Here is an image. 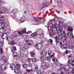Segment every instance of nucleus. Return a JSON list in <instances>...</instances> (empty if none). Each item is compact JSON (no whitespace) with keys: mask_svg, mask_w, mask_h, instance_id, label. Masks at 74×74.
<instances>
[{"mask_svg":"<svg viewBox=\"0 0 74 74\" xmlns=\"http://www.w3.org/2000/svg\"><path fill=\"white\" fill-rule=\"evenodd\" d=\"M2 4V2L0 0V4ZM7 8H5L3 6L0 7V15L1 14H5L7 12Z\"/></svg>","mask_w":74,"mask_h":74,"instance_id":"f257e3e1","label":"nucleus"},{"mask_svg":"<svg viewBox=\"0 0 74 74\" xmlns=\"http://www.w3.org/2000/svg\"><path fill=\"white\" fill-rule=\"evenodd\" d=\"M61 33V36L62 37V39H63V41H67V34H66V32L65 31H61L60 32Z\"/></svg>","mask_w":74,"mask_h":74,"instance_id":"f03ea898","label":"nucleus"},{"mask_svg":"<svg viewBox=\"0 0 74 74\" xmlns=\"http://www.w3.org/2000/svg\"><path fill=\"white\" fill-rule=\"evenodd\" d=\"M49 66H50V65L48 62H43L41 64V67H42L43 69H47Z\"/></svg>","mask_w":74,"mask_h":74,"instance_id":"7ed1b4c3","label":"nucleus"},{"mask_svg":"<svg viewBox=\"0 0 74 74\" xmlns=\"http://www.w3.org/2000/svg\"><path fill=\"white\" fill-rule=\"evenodd\" d=\"M29 48V46L27 45H25L24 47L21 48L19 50V52L21 54H23L25 53V51L26 50V49Z\"/></svg>","mask_w":74,"mask_h":74,"instance_id":"20e7f679","label":"nucleus"},{"mask_svg":"<svg viewBox=\"0 0 74 74\" xmlns=\"http://www.w3.org/2000/svg\"><path fill=\"white\" fill-rule=\"evenodd\" d=\"M26 32V29L24 28V29L22 31V32H18V33L19 36H21L22 34H24V33H26V34H29V33H32V31L28 32Z\"/></svg>","mask_w":74,"mask_h":74,"instance_id":"39448f33","label":"nucleus"},{"mask_svg":"<svg viewBox=\"0 0 74 74\" xmlns=\"http://www.w3.org/2000/svg\"><path fill=\"white\" fill-rule=\"evenodd\" d=\"M38 70V66L36 65H34V67L33 68H32V69L29 70L28 69H27L26 70V71H27V73H29V72H30L31 71H36V70Z\"/></svg>","mask_w":74,"mask_h":74,"instance_id":"423d86ee","label":"nucleus"},{"mask_svg":"<svg viewBox=\"0 0 74 74\" xmlns=\"http://www.w3.org/2000/svg\"><path fill=\"white\" fill-rule=\"evenodd\" d=\"M6 69H7V67L5 66V64H3L1 65V64L0 63V73H3V70Z\"/></svg>","mask_w":74,"mask_h":74,"instance_id":"0eeeda50","label":"nucleus"},{"mask_svg":"<svg viewBox=\"0 0 74 74\" xmlns=\"http://www.w3.org/2000/svg\"><path fill=\"white\" fill-rule=\"evenodd\" d=\"M53 26L54 28H57L56 25H53L52 23L50 24L49 26L47 27L48 32H49V31H50V30H52V29H53Z\"/></svg>","mask_w":74,"mask_h":74,"instance_id":"6e6552de","label":"nucleus"},{"mask_svg":"<svg viewBox=\"0 0 74 74\" xmlns=\"http://www.w3.org/2000/svg\"><path fill=\"white\" fill-rule=\"evenodd\" d=\"M35 21L38 24V25L39 24H41L42 22L41 21V20L39 17L36 18L35 19Z\"/></svg>","mask_w":74,"mask_h":74,"instance_id":"1a4fd4ad","label":"nucleus"},{"mask_svg":"<svg viewBox=\"0 0 74 74\" xmlns=\"http://www.w3.org/2000/svg\"><path fill=\"white\" fill-rule=\"evenodd\" d=\"M56 39L55 42H56V44H57V45L59 44L60 46L62 47V43L59 42V38L57 37Z\"/></svg>","mask_w":74,"mask_h":74,"instance_id":"9d476101","label":"nucleus"},{"mask_svg":"<svg viewBox=\"0 0 74 74\" xmlns=\"http://www.w3.org/2000/svg\"><path fill=\"white\" fill-rule=\"evenodd\" d=\"M36 32H37L38 33H39V35H41V34H43V33H44L43 30L41 28L38 29L36 30Z\"/></svg>","mask_w":74,"mask_h":74,"instance_id":"9b49d317","label":"nucleus"},{"mask_svg":"<svg viewBox=\"0 0 74 74\" xmlns=\"http://www.w3.org/2000/svg\"><path fill=\"white\" fill-rule=\"evenodd\" d=\"M26 21H27V18L25 17H23L20 19V23H22L24 22H25Z\"/></svg>","mask_w":74,"mask_h":74,"instance_id":"f8f14e48","label":"nucleus"},{"mask_svg":"<svg viewBox=\"0 0 74 74\" xmlns=\"http://www.w3.org/2000/svg\"><path fill=\"white\" fill-rule=\"evenodd\" d=\"M49 2L45 1L43 2V7H47L49 5Z\"/></svg>","mask_w":74,"mask_h":74,"instance_id":"ddd939ff","label":"nucleus"},{"mask_svg":"<svg viewBox=\"0 0 74 74\" xmlns=\"http://www.w3.org/2000/svg\"><path fill=\"white\" fill-rule=\"evenodd\" d=\"M67 35L68 36H71L70 38H71V39H73V40H74V37L73 36V33H69L67 34Z\"/></svg>","mask_w":74,"mask_h":74,"instance_id":"4468645a","label":"nucleus"},{"mask_svg":"<svg viewBox=\"0 0 74 74\" xmlns=\"http://www.w3.org/2000/svg\"><path fill=\"white\" fill-rule=\"evenodd\" d=\"M55 56V53H54L53 55H51V56L49 57H47L46 58V60H47L48 61H49L51 59V58H52V57H54V56Z\"/></svg>","mask_w":74,"mask_h":74,"instance_id":"2eb2a0df","label":"nucleus"},{"mask_svg":"<svg viewBox=\"0 0 74 74\" xmlns=\"http://www.w3.org/2000/svg\"><path fill=\"white\" fill-rule=\"evenodd\" d=\"M10 69L12 70H14L16 69L15 65H14V64H10Z\"/></svg>","mask_w":74,"mask_h":74,"instance_id":"dca6fc26","label":"nucleus"},{"mask_svg":"<svg viewBox=\"0 0 74 74\" xmlns=\"http://www.w3.org/2000/svg\"><path fill=\"white\" fill-rule=\"evenodd\" d=\"M28 44H27V45H28V46L29 45V46H32V45H33L34 44L33 42V41L31 40H29L28 42Z\"/></svg>","mask_w":74,"mask_h":74,"instance_id":"f3484780","label":"nucleus"},{"mask_svg":"<svg viewBox=\"0 0 74 74\" xmlns=\"http://www.w3.org/2000/svg\"><path fill=\"white\" fill-rule=\"evenodd\" d=\"M2 61L4 63H6L7 62V58H6V57L3 56L2 58Z\"/></svg>","mask_w":74,"mask_h":74,"instance_id":"a211bd4d","label":"nucleus"},{"mask_svg":"<svg viewBox=\"0 0 74 74\" xmlns=\"http://www.w3.org/2000/svg\"><path fill=\"white\" fill-rule=\"evenodd\" d=\"M15 73L16 74H19V73H21V71L19 69H15L14 71Z\"/></svg>","mask_w":74,"mask_h":74,"instance_id":"6ab92c4d","label":"nucleus"},{"mask_svg":"<svg viewBox=\"0 0 74 74\" xmlns=\"http://www.w3.org/2000/svg\"><path fill=\"white\" fill-rule=\"evenodd\" d=\"M38 35V34L37 33V32H34L31 35V36L32 37H36V36H37Z\"/></svg>","mask_w":74,"mask_h":74,"instance_id":"aec40b11","label":"nucleus"},{"mask_svg":"<svg viewBox=\"0 0 74 74\" xmlns=\"http://www.w3.org/2000/svg\"><path fill=\"white\" fill-rule=\"evenodd\" d=\"M30 54L31 57L33 58V57H35L36 55H35V53L33 51H31L30 52Z\"/></svg>","mask_w":74,"mask_h":74,"instance_id":"412c9836","label":"nucleus"},{"mask_svg":"<svg viewBox=\"0 0 74 74\" xmlns=\"http://www.w3.org/2000/svg\"><path fill=\"white\" fill-rule=\"evenodd\" d=\"M47 54V53L45 51H42V52H41L40 53V55L41 56H45V55H46Z\"/></svg>","mask_w":74,"mask_h":74,"instance_id":"4be33fe9","label":"nucleus"},{"mask_svg":"<svg viewBox=\"0 0 74 74\" xmlns=\"http://www.w3.org/2000/svg\"><path fill=\"white\" fill-rule=\"evenodd\" d=\"M38 70H35V71H36V73L37 74H41L42 73V71L41 70H39L38 69Z\"/></svg>","mask_w":74,"mask_h":74,"instance_id":"5701e85b","label":"nucleus"},{"mask_svg":"<svg viewBox=\"0 0 74 74\" xmlns=\"http://www.w3.org/2000/svg\"><path fill=\"white\" fill-rule=\"evenodd\" d=\"M5 33H11V30L9 29H7L5 31Z\"/></svg>","mask_w":74,"mask_h":74,"instance_id":"b1692460","label":"nucleus"},{"mask_svg":"<svg viewBox=\"0 0 74 74\" xmlns=\"http://www.w3.org/2000/svg\"><path fill=\"white\" fill-rule=\"evenodd\" d=\"M1 26L3 29H5V28H6L7 27V23L4 24L3 25H2Z\"/></svg>","mask_w":74,"mask_h":74,"instance_id":"393cba45","label":"nucleus"},{"mask_svg":"<svg viewBox=\"0 0 74 74\" xmlns=\"http://www.w3.org/2000/svg\"><path fill=\"white\" fill-rule=\"evenodd\" d=\"M24 40L26 42L29 43V38L28 37H26L24 38Z\"/></svg>","mask_w":74,"mask_h":74,"instance_id":"a878e982","label":"nucleus"},{"mask_svg":"<svg viewBox=\"0 0 74 74\" xmlns=\"http://www.w3.org/2000/svg\"><path fill=\"white\" fill-rule=\"evenodd\" d=\"M53 62L56 63L58 62V60L55 58L53 57L52 58Z\"/></svg>","mask_w":74,"mask_h":74,"instance_id":"bb28decb","label":"nucleus"},{"mask_svg":"<svg viewBox=\"0 0 74 74\" xmlns=\"http://www.w3.org/2000/svg\"><path fill=\"white\" fill-rule=\"evenodd\" d=\"M56 30H58V31H59V32H60L61 31H62V27H61L59 26L58 27V29L57 28Z\"/></svg>","mask_w":74,"mask_h":74,"instance_id":"cd10ccee","label":"nucleus"},{"mask_svg":"<svg viewBox=\"0 0 74 74\" xmlns=\"http://www.w3.org/2000/svg\"><path fill=\"white\" fill-rule=\"evenodd\" d=\"M73 62H74V60L73 61L71 59V60L69 59L68 61V63H69V64L72 63H73Z\"/></svg>","mask_w":74,"mask_h":74,"instance_id":"c85d7f7f","label":"nucleus"},{"mask_svg":"<svg viewBox=\"0 0 74 74\" xmlns=\"http://www.w3.org/2000/svg\"><path fill=\"white\" fill-rule=\"evenodd\" d=\"M52 37L53 38L56 39V38H57L58 37L56 34H53L52 35Z\"/></svg>","mask_w":74,"mask_h":74,"instance_id":"c756f323","label":"nucleus"},{"mask_svg":"<svg viewBox=\"0 0 74 74\" xmlns=\"http://www.w3.org/2000/svg\"><path fill=\"white\" fill-rule=\"evenodd\" d=\"M40 59L42 61H44V60H45V57L44 56H41L40 57Z\"/></svg>","mask_w":74,"mask_h":74,"instance_id":"7c9ffc66","label":"nucleus"},{"mask_svg":"<svg viewBox=\"0 0 74 74\" xmlns=\"http://www.w3.org/2000/svg\"><path fill=\"white\" fill-rule=\"evenodd\" d=\"M22 67L23 69H26L27 68V64H23L22 65Z\"/></svg>","mask_w":74,"mask_h":74,"instance_id":"2f4dec72","label":"nucleus"},{"mask_svg":"<svg viewBox=\"0 0 74 74\" xmlns=\"http://www.w3.org/2000/svg\"><path fill=\"white\" fill-rule=\"evenodd\" d=\"M6 40H8L9 42H10V41H11V38L10 36L7 37Z\"/></svg>","mask_w":74,"mask_h":74,"instance_id":"473e14b6","label":"nucleus"},{"mask_svg":"<svg viewBox=\"0 0 74 74\" xmlns=\"http://www.w3.org/2000/svg\"><path fill=\"white\" fill-rule=\"evenodd\" d=\"M40 45V46H42V44L41 43H39L38 44V45H36L35 46V48H38V46L39 47Z\"/></svg>","mask_w":74,"mask_h":74,"instance_id":"72a5a7b5","label":"nucleus"},{"mask_svg":"<svg viewBox=\"0 0 74 74\" xmlns=\"http://www.w3.org/2000/svg\"><path fill=\"white\" fill-rule=\"evenodd\" d=\"M55 72L53 71H51L49 72L48 74H56Z\"/></svg>","mask_w":74,"mask_h":74,"instance_id":"f704fd0d","label":"nucleus"},{"mask_svg":"<svg viewBox=\"0 0 74 74\" xmlns=\"http://www.w3.org/2000/svg\"><path fill=\"white\" fill-rule=\"evenodd\" d=\"M64 66H65L64 64H60V68L61 69H62L64 67Z\"/></svg>","mask_w":74,"mask_h":74,"instance_id":"c9c22d12","label":"nucleus"},{"mask_svg":"<svg viewBox=\"0 0 74 74\" xmlns=\"http://www.w3.org/2000/svg\"><path fill=\"white\" fill-rule=\"evenodd\" d=\"M0 32L1 33H3V32L5 33V30L4 29V28H1L0 29Z\"/></svg>","mask_w":74,"mask_h":74,"instance_id":"e433bc0d","label":"nucleus"},{"mask_svg":"<svg viewBox=\"0 0 74 74\" xmlns=\"http://www.w3.org/2000/svg\"><path fill=\"white\" fill-rule=\"evenodd\" d=\"M18 10L15 9L12 11V12L13 13H16V12H18Z\"/></svg>","mask_w":74,"mask_h":74,"instance_id":"4c0bfd02","label":"nucleus"},{"mask_svg":"<svg viewBox=\"0 0 74 74\" xmlns=\"http://www.w3.org/2000/svg\"><path fill=\"white\" fill-rule=\"evenodd\" d=\"M14 51H16V47L15 46H14L12 47V52H13Z\"/></svg>","mask_w":74,"mask_h":74,"instance_id":"58836bf2","label":"nucleus"},{"mask_svg":"<svg viewBox=\"0 0 74 74\" xmlns=\"http://www.w3.org/2000/svg\"><path fill=\"white\" fill-rule=\"evenodd\" d=\"M16 42H15V41H14V40H12V41L11 43H9L10 45H14V44H15Z\"/></svg>","mask_w":74,"mask_h":74,"instance_id":"ea45409f","label":"nucleus"},{"mask_svg":"<svg viewBox=\"0 0 74 74\" xmlns=\"http://www.w3.org/2000/svg\"><path fill=\"white\" fill-rule=\"evenodd\" d=\"M68 29L69 31V32H71L73 31V29H72V27H68Z\"/></svg>","mask_w":74,"mask_h":74,"instance_id":"a19ab883","label":"nucleus"},{"mask_svg":"<svg viewBox=\"0 0 74 74\" xmlns=\"http://www.w3.org/2000/svg\"><path fill=\"white\" fill-rule=\"evenodd\" d=\"M31 61H32V62H35L36 61V58H34L32 59L31 58Z\"/></svg>","mask_w":74,"mask_h":74,"instance_id":"79ce46f5","label":"nucleus"},{"mask_svg":"<svg viewBox=\"0 0 74 74\" xmlns=\"http://www.w3.org/2000/svg\"><path fill=\"white\" fill-rule=\"evenodd\" d=\"M48 42H49V43H52L53 42V40L52 39H49L48 41Z\"/></svg>","mask_w":74,"mask_h":74,"instance_id":"37998d69","label":"nucleus"},{"mask_svg":"<svg viewBox=\"0 0 74 74\" xmlns=\"http://www.w3.org/2000/svg\"><path fill=\"white\" fill-rule=\"evenodd\" d=\"M4 19V16L3 15H1L0 16V20H1Z\"/></svg>","mask_w":74,"mask_h":74,"instance_id":"c03bdc74","label":"nucleus"},{"mask_svg":"<svg viewBox=\"0 0 74 74\" xmlns=\"http://www.w3.org/2000/svg\"><path fill=\"white\" fill-rule=\"evenodd\" d=\"M5 23V21L4 20H2L1 21H0V23H1L2 25Z\"/></svg>","mask_w":74,"mask_h":74,"instance_id":"a18cd8bd","label":"nucleus"},{"mask_svg":"<svg viewBox=\"0 0 74 74\" xmlns=\"http://www.w3.org/2000/svg\"><path fill=\"white\" fill-rule=\"evenodd\" d=\"M13 55L14 56H17V53L14 51H13Z\"/></svg>","mask_w":74,"mask_h":74,"instance_id":"49530a36","label":"nucleus"},{"mask_svg":"<svg viewBox=\"0 0 74 74\" xmlns=\"http://www.w3.org/2000/svg\"><path fill=\"white\" fill-rule=\"evenodd\" d=\"M58 5H59V6H62V4L60 2H58Z\"/></svg>","mask_w":74,"mask_h":74,"instance_id":"de8ad7c7","label":"nucleus"},{"mask_svg":"<svg viewBox=\"0 0 74 74\" xmlns=\"http://www.w3.org/2000/svg\"><path fill=\"white\" fill-rule=\"evenodd\" d=\"M3 45V42H0V47H2Z\"/></svg>","mask_w":74,"mask_h":74,"instance_id":"09e8293b","label":"nucleus"},{"mask_svg":"<svg viewBox=\"0 0 74 74\" xmlns=\"http://www.w3.org/2000/svg\"><path fill=\"white\" fill-rule=\"evenodd\" d=\"M16 66H17V69H19V68H20V65H19V64H16Z\"/></svg>","mask_w":74,"mask_h":74,"instance_id":"8fccbe9b","label":"nucleus"},{"mask_svg":"<svg viewBox=\"0 0 74 74\" xmlns=\"http://www.w3.org/2000/svg\"><path fill=\"white\" fill-rule=\"evenodd\" d=\"M62 70H63V71H64V72H65V71L66 70V68L65 67H64V68H63L62 69Z\"/></svg>","mask_w":74,"mask_h":74,"instance_id":"3c124183","label":"nucleus"},{"mask_svg":"<svg viewBox=\"0 0 74 74\" xmlns=\"http://www.w3.org/2000/svg\"><path fill=\"white\" fill-rule=\"evenodd\" d=\"M68 57H69V59H72V55L71 54Z\"/></svg>","mask_w":74,"mask_h":74,"instance_id":"603ef678","label":"nucleus"},{"mask_svg":"<svg viewBox=\"0 0 74 74\" xmlns=\"http://www.w3.org/2000/svg\"><path fill=\"white\" fill-rule=\"evenodd\" d=\"M52 53V52H51V51L49 50L48 51V55H51Z\"/></svg>","mask_w":74,"mask_h":74,"instance_id":"864d4df0","label":"nucleus"},{"mask_svg":"<svg viewBox=\"0 0 74 74\" xmlns=\"http://www.w3.org/2000/svg\"><path fill=\"white\" fill-rule=\"evenodd\" d=\"M3 52V48H0V53H1Z\"/></svg>","mask_w":74,"mask_h":74,"instance_id":"5fc2aeb1","label":"nucleus"},{"mask_svg":"<svg viewBox=\"0 0 74 74\" xmlns=\"http://www.w3.org/2000/svg\"><path fill=\"white\" fill-rule=\"evenodd\" d=\"M63 47H64V48L65 49H66V48H67V45H63Z\"/></svg>","mask_w":74,"mask_h":74,"instance_id":"6e6d98bb","label":"nucleus"},{"mask_svg":"<svg viewBox=\"0 0 74 74\" xmlns=\"http://www.w3.org/2000/svg\"><path fill=\"white\" fill-rule=\"evenodd\" d=\"M67 47H68V48H69V49H70L71 48V45H67Z\"/></svg>","mask_w":74,"mask_h":74,"instance_id":"4d7b16f0","label":"nucleus"},{"mask_svg":"<svg viewBox=\"0 0 74 74\" xmlns=\"http://www.w3.org/2000/svg\"><path fill=\"white\" fill-rule=\"evenodd\" d=\"M30 59L29 58L28 59H27L26 60V62H28V63H29V62H30Z\"/></svg>","mask_w":74,"mask_h":74,"instance_id":"13d9d810","label":"nucleus"},{"mask_svg":"<svg viewBox=\"0 0 74 74\" xmlns=\"http://www.w3.org/2000/svg\"><path fill=\"white\" fill-rule=\"evenodd\" d=\"M51 21L52 22V23H54V22H55V19L52 20Z\"/></svg>","mask_w":74,"mask_h":74,"instance_id":"bf43d9fd","label":"nucleus"},{"mask_svg":"<svg viewBox=\"0 0 74 74\" xmlns=\"http://www.w3.org/2000/svg\"><path fill=\"white\" fill-rule=\"evenodd\" d=\"M21 56H22V55H21V54H19L18 56V57L19 58H21Z\"/></svg>","mask_w":74,"mask_h":74,"instance_id":"052dcab7","label":"nucleus"},{"mask_svg":"<svg viewBox=\"0 0 74 74\" xmlns=\"http://www.w3.org/2000/svg\"><path fill=\"white\" fill-rule=\"evenodd\" d=\"M66 54L68 53H69V51L67 50H66Z\"/></svg>","mask_w":74,"mask_h":74,"instance_id":"680f3d73","label":"nucleus"},{"mask_svg":"<svg viewBox=\"0 0 74 74\" xmlns=\"http://www.w3.org/2000/svg\"><path fill=\"white\" fill-rule=\"evenodd\" d=\"M60 74H63L64 73V72L63 71H62L60 72Z\"/></svg>","mask_w":74,"mask_h":74,"instance_id":"e2e57ef3","label":"nucleus"},{"mask_svg":"<svg viewBox=\"0 0 74 74\" xmlns=\"http://www.w3.org/2000/svg\"><path fill=\"white\" fill-rule=\"evenodd\" d=\"M19 45L20 46H21V45H22V43L20 42L19 43Z\"/></svg>","mask_w":74,"mask_h":74,"instance_id":"0e129e2a","label":"nucleus"},{"mask_svg":"<svg viewBox=\"0 0 74 74\" xmlns=\"http://www.w3.org/2000/svg\"><path fill=\"white\" fill-rule=\"evenodd\" d=\"M14 36L15 37H17V35H16V34H15L14 36Z\"/></svg>","mask_w":74,"mask_h":74,"instance_id":"69168bd1","label":"nucleus"},{"mask_svg":"<svg viewBox=\"0 0 74 74\" xmlns=\"http://www.w3.org/2000/svg\"><path fill=\"white\" fill-rule=\"evenodd\" d=\"M4 34H2V35H1V37L2 38H3V36H4Z\"/></svg>","mask_w":74,"mask_h":74,"instance_id":"338daca9","label":"nucleus"},{"mask_svg":"<svg viewBox=\"0 0 74 74\" xmlns=\"http://www.w3.org/2000/svg\"><path fill=\"white\" fill-rule=\"evenodd\" d=\"M51 14L52 16H53V15H54L53 13H51Z\"/></svg>","mask_w":74,"mask_h":74,"instance_id":"774afa93","label":"nucleus"}]
</instances>
